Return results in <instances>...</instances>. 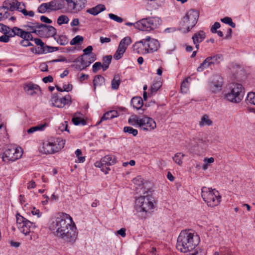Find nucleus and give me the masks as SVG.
<instances>
[{
    "label": "nucleus",
    "mask_w": 255,
    "mask_h": 255,
    "mask_svg": "<svg viewBox=\"0 0 255 255\" xmlns=\"http://www.w3.org/2000/svg\"><path fill=\"white\" fill-rule=\"evenodd\" d=\"M154 202V198L149 195L140 196L136 199L135 204L138 207L139 212L144 213L142 216L144 218L153 212Z\"/></svg>",
    "instance_id": "4"
},
{
    "label": "nucleus",
    "mask_w": 255,
    "mask_h": 255,
    "mask_svg": "<svg viewBox=\"0 0 255 255\" xmlns=\"http://www.w3.org/2000/svg\"><path fill=\"white\" fill-rule=\"evenodd\" d=\"M33 41H34L35 43L37 45H39L40 46L41 51L39 53H44L46 51V50L45 49V47L46 45H45L44 43L42 41V40L40 38H34Z\"/></svg>",
    "instance_id": "42"
},
{
    "label": "nucleus",
    "mask_w": 255,
    "mask_h": 255,
    "mask_svg": "<svg viewBox=\"0 0 255 255\" xmlns=\"http://www.w3.org/2000/svg\"><path fill=\"white\" fill-rule=\"evenodd\" d=\"M145 39L146 40L145 42L148 53H153L159 48L160 44L157 40L152 38L149 36H147Z\"/></svg>",
    "instance_id": "16"
},
{
    "label": "nucleus",
    "mask_w": 255,
    "mask_h": 255,
    "mask_svg": "<svg viewBox=\"0 0 255 255\" xmlns=\"http://www.w3.org/2000/svg\"><path fill=\"white\" fill-rule=\"evenodd\" d=\"M93 48V47L91 45L87 46L85 49L83 50L84 54L83 55H89L91 54L92 53V50Z\"/></svg>",
    "instance_id": "56"
},
{
    "label": "nucleus",
    "mask_w": 255,
    "mask_h": 255,
    "mask_svg": "<svg viewBox=\"0 0 255 255\" xmlns=\"http://www.w3.org/2000/svg\"><path fill=\"white\" fill-rule=\"evenodd\" d=\"M212 121L209 119L207 115H204L201 118V121L199 122L200 127H202L205 126H211L212 125Z\"/></svg>",
    "instance_id": "31"
},
{
    "label": "nucleus",
    "mask_w": 255,
    "mask_h": 255,
    "mask_svg": "<svg viewBox=\"0 0 255 255\" xmlns=\"http://www.w3.org/2000/svg\"><path fill=\"white\" fill-rule=\"evenodd\" d=\"M189 79H190V77H188L184 79L181 84L180 90L182 93H187L189 87Z\"/></svg>",
    "instance_id": "33"
},
{
    "label": "nucleus",
    "mask_w": 255,
    "mask_h": 255,
    "mask_svg": "<svg viewBox=\"0 0 255 255\" xmlns=\"http://www.w3.org/2000/svg\"><path fill=\"white\" fill-rule=\"evenodd\" d=\"M84 55H82L75 59L73 62L75 63L72 65L75 69L82 71L86 69L90 64L91 62L84 59Z\"/></svg>",
    "instance_id": "14"
},
{
    "label": "nucleus",
    "mask_w": 255,
    "mask_h": 255,
    "mask_svg": "<svg viewBox=\"0 0 255 255\" xmlns=\"http://www.w3.org/2000/svg\"><path fill=\"white\" fill-rule=\"evenodd\" d=\"M63 90L66 92H69L72 90L73 86L72 84H65L63 86Z\"/></svg>",
    "instance_id": "60"
},
{
    "label": "nucleus",
    "mask_w": 255,
    "mask_h": 255,
    "mask_svg": "<svg viewBox=\"0 0 255 255\" xmlns=\"http://www.w3.org/2000/svg\"><path fill=\"white\" fill-rule=\"evenodd\" d=\"M184 156H185L184 154L182 153L181 152H178V153H176L174 155V156L172 158H173V161L176 163H177L179 165H181L183 163L182 159Z\"/></svg>",
    "instance_id": "39"
},
{
    "label": "nucleus",
    "mask_w": 255,
    "mask_h": 255,
    "mask_svg": "<svg viewBox=\"0 0 255 255\" xmlns=\"http://www.w3.org/2000/svg\"><path fill=\"white\" fill-rule=\"evenodd\" d=\"M116 158L112 155H107L101 158L100 161H97L95 163V166L99 167L101 170L105 174L108 173L110 170L109 166L114 165L116 163Z\"/></svg>",
    "instance_id": "10"
},
{
    "label": "nucleus",
    "mask_w": 255,
    "mask_h": 255,
    "mask_svg": "<svg viewBox=\"0 0 255 255\" xmlns=\"http://www.w3.org/2000/svg\"><path fill=\"white\" fill-rule=\"evenodd\" d=\"M112 59V55H107L103 58L102 68L104 71L108 69Z\"/></svg>",
    "instance_id": "30"
},
{
    "label": "nucleus",
    "mask_w": 255,
    "mask_h": 255,
    "mask_svg": "<svg viewBox=\"0 0 255 255\" xmlns=\"http://www.w3.org/2000/svg\"><path fill=\"white\" fill-rule=\"evenodd\" d=\"M221 25L220 23L218 22H216L214 24V25L212 26V27L211 28V31L213 33H215L217 32V29L219 28H220Z\"/></svg>",
    "instance_id": "58"
},
{
    "label": "nucleus",
    "mask_w": 255,
    "mask_h": 255,
    "mask_svg": "<svg viewBox=\"0 0 255 255\" xmlns=\"http://www.w3.org/2000/svg\"><path fill=\"white\" fill-rule=\"evenodd\" d=\"M40 26L41 27L40 31H41L42 35L46 33L49 36H55L56 34V29L53 26L47 25L43 23L40 24Z\"/></svg>",
    "instance_id": "21"
},
{
    "label": "nucleus",
    "mask_w": 255,
    "mask_h": 255,
    "mask_svg": "<svg viewBox=\"0 0 255 255\" xmlns=\"http://www.w3.org/2000/svg\"><path fill=\"white\" fill-rule=\"evenodd\" d=\"M65 141L61 138H52L43 143L41 151L45 154H52L64 147Z\"/></svg>",
    "instance_id": "6"
},
{
    "label": "nucleus",
    "mask_w": 255,
    "mask_h": 255,
    "mask_svg": "<svg viewBox=\"0 0 255 255\" xmlns=\"http://www.w3.org/2000/svg\"><path fill=\"white\" fill-rule=\"evenodd\" d=\"M20 227L18 228L25 235H28L32 229L36 227L35 223L31 222L28 220L22 223Z\"/></svg>",
    "instance_id": "19"
},
{
    "label": "nucleus",
    "mask_w": 255,
    "mask_h": 255,
    "mask_svg": "<svg viewBox=\"0 0 255 255\" xmlns=\"http://www.w3.org/2000/svg\"><path fill=\"white\" fill-rule=\"evenodd\" d=\"M71 97L69 94L62 97H59L57 94H54L51 99V102L53 106L62 108L66 105L71 103Z\"/></svg>",
    "instance_id": "12"
},
{
    "label": "nucleus",
    "mask_w": 255,
    "mask_h": 255,
    "mask_svg": "<svg viewBox=\"0 0 255 255\" xmlns=\"http://www.w3.org/2000/svg\"><path fill=\"white\" fill-rule=\"evenodd\" d=\"M54 39L61 45H65L68 44L69 40L68 38L64 35H60L58 36H54Z\"/></svg>",
    "instance_id": "38"
},
{
    "label": "nucleus",
    "mask_w": 255,
    "mask_h": 255,
    "mask_svg": "<svg viewBox=\"0 0 255 255\" xmlns=\"http://www.w3.org/2000/svg\"><path fill=\"white\" fill-rule=\"evenodd\" d=\"M69 18L65 15H62L58 17L57 22L58 25H61L63 24H67L69 22Z\"/></svg>",
    "instance_id": "43"
},
{
    "label": "nucleus",
    "mask_w": 255,
    "mask_h": 255,
    "mask_svg": "<svg viewBox=\"0 0 255 255\" xmlns=\"http://www.w3.org/2000/svg\"><path fill=\"white\" fill-rule=\"evenodd\" d=\"M109 16L111 19L118 22L121 23L123 21V19L122 17H119L118 15H115L113 13H109Z\"/></svg>",
    "instance_id": "53"
},
{
    "label": "nucleus",
    "mask_w": 255,
    "mask_h": 255,
    "mask_svg": "<svg viewBox=\"0 0 255 255\" xmlns=\"http://www.w3.org/2000/svg\"><path fill=\"white\" fill-rule=\"evenodd\" d=\"M143 104V100L140 97H134L131 100V105L137 110L140 109Z\"/></svg>",
    "instance_id": "28"
},
{
    "label": "nucleus",
    "mask_w": 255,
    "mask_h": 255,
    "mask_svg": "<svg viewBox=\"0 0 255 255\" xmlns=\"http://www.w3.org/2000/svg\"><path fill=\"white\" fill-rule=\"evenodd\" d=\"M145 38L136 42L133 45V50L135 53L139 54H146L148 53Z\"/></svg>",
    "instance_id": "17"
},
{
    "label": "nucleus",
    "mask_w": 255,
    "mask_h": 255,
    "mask_svg": "<svg viewBox=\"0 0 255 255\" xmlns=\"http://www.w3.org/2000/svg\"><path fill=\"white\" fill-rule=\"evenodd\" d=\"M23 89L27 94L31 96L37 94L38 91H41L40 87L38 85L32 82L25 84Z\"/></svg>",
    "instance_id": "18"
},
{
    "label": "nucleus",
    "mask_w": 255,
    "mask_h": 255,
    "mask_svg": "<svg viewBox=\"0 0 255 255\" xmlns=\"http://www.w3.org/2000/svg\"><path fill=\"white\" fill-rule=\"evenodd\" d=\"M118 116H119V114L117 111L111 110L108 111L104 114V115L102 116L99 124L105 120L112 119L114 118L118 117Z\"/></svg>",
    "instance_id": "27"
},
{
    "label": "nucleus",
    "mask_w": 255,
    "mask_h": 255,
    "mask_svg": "<svg viewBox=\"0 0 255 255\" xmlns=\"http://www.w3.org/2000/svg\"><path fill=\"white\" fill-rule=\"evenodd\" d=\"M156 127V123L152 118L147 116H143L140 118L139 128L141 129L150 131L155 128Z\"/></svg>",
    "instance_id": "13"
},
{
    "label": "nucleus",
    "mask_w": 255,
    "mask_h": 255,
    "mask_svg": "<svg viewBox=\"0 0 255 255\" xmlns=\"http://www.w3.org/2000/svg\"><path fill=\"white\" fill-rule=\"evenodd\" d=\"M23 40H27L29 41H33L34 38L33 37L32 34L29 32H26L24 31V33L23 34V36L21 37Z\"/></svg>",
    "instance_id": "52"
},
{
    "label": "nucleus",
    "mask_w": 255,
    "mask_h": 255,
    "mask_svg": "<svg viewBox=\"0 0 255 255\" xmlns=\"http://www.w3.org/2000/svg\"><path fill=\"white\" fill-rule=\"evenodd\" d=\"M45 124L40 125L37 126L31 127L27 130V132L28 133H31L37 130H42L43 128L45 127Z\"/></svg>",
    "instance_id": "49"
},
{
    "label": "nucleus",
    "mask_w": 255,
    "mask_h": 255,
    "mask_svg": "<svg viewBox=\"0 0 255 255\" xmlns=\"http://www.w3.org/2000/svg\"><path fill=\"white\" fill-rule=\"evenodd\" d=\"M25 7V5L24 3L18 2L16 5L15 10L21 12L22 14L25 16L33 17L34 15V12L32 10L27 11Z\"/></svg>",
    "instance_id": "25"
},
{
    "label": "nucleus",
    "mask_w": 255,
    "mask_h": 255,
    "mask_svg": "<svg viewBox=\"0 0 255 255\" xmlns=\"http://www.w3.org/2000/svg\"><path fill=\"white\" fill-rule=\"evenodd\" d=\"M22 153L21 148L10 146L3 152L2 156V160L5 162H8L10 161H14L20 158Z\"/></svg>",
    "instance_id": "9"
},
{
    "label": "nucleus",
    "mask_w": 255,
    "mask_h": 255,
    "mask_svg": "<svg viewBox=\"0 0 255 255\" xmlns=\"http://www.w3.org/2000/svg\"><path fill=\"white\" fill-rule=\"evenodd\" d=\"M245 89L241 84L235 83L230 84L228 91L225 94L227 100L233 103H240L244 96Z\"/></svg>",
    "instance_id": "3"
},
{
    "label": "nucleus",
    "mask_w": 255,
    "mask_h": 255,
    "mask_svg": "<svg viewBox=\"0 0 255 255\" xmlns=\"http://www.w3.org/2000/svg\"><path fill=\"white\" fill-rule=\"evenodd\" d=\"M94 91L96 92L97 87H101L105 84V79L101 75H97L95 76L93 80Z\"/></svg>",
    "instance_id": "23"
},
{
    "label": "nucleus",
    "mask_w": 255,
    "mask_h": 255,
    "mask_svg": "<svg viewBox=\"0 0 255 255\" xmlns=\"http://www.w3.org/2000/svg\"><path fill=\"white\" fill-rule=\"evenodd\" d=\"M50 229L54 235L67 243H74L77 237L76 226L72 217L66 213L59 214L50 225Z\"/></svg>",
    "instance_id": "1"
},
{
    "label": "nucleus",
    "mask_w": 255,
    "mask_h": 255,
    "mask_svg": "<svg viewBox=\"0 0 255 255\" xmlns=\"http://www.w3.org/2000/svg\"><path fill=\"white\" fill-rule=\"evenodd\" d=\"M134 25L135 28L146 31L153 30L157 27L156 20L154 17L143 18L136 22Z\"/></svg>",
    "instance_id": "8"
},
{
    "label": "nucleus",
    "mask_w": 255,
    "mask_h": 255,
    "mask_svg": "<svg viewBox=\"0 0 255 255\" xmlns=\"http://www.w3.org/2000/svg\"><path fill=\"white\" fill-rule=\"evenodd\" d=\"M72 121L73 123L75 125H82L83 126L85 125L86 124V122L85 120L79 118V117H74L72 119Z\"/></svg>",
    "instance_id": "46"
},
{
    "label": "nucleus",
    "mask_w": 255,
    "mask_h": 255,
    "mask_svg": "<svg viewBox=\"0 0 255 255\" xmlns=\"http://www.w3.org/2000/svg\"><path fill=\"white\" fill-rule=\"evenodd\" d=\"M20 44L24 47L30 46L33 45L32 43H31L29 40L25 39H22V40H21V41L20 42Z\"/></svg>",
    "instance_id": "59"
},
{
    "label": "nucleus",
    "mask_w": 255,
    "mask_h": 255,
    "mask_svg": "<svg viewBox=\"0 0 255 255\" xmlns=\"http://www.w3.org/2000/svg\"><path fill=\"white\" fill-rule=\"evenodd\" d=\"M206 37L205 33L202 31L200 30L197 33H195L192 36V39L193 43L196 42L201 43L202 42Z\"/></svg>",
    "instance_id": "29"
},
{
    "label": "nucleus",
    "mask_w": 255,
    "mask_h": 255,
    "mask_svg": "<svg viewBox=\"0 0 255 255\" xmlns=\"http://www.w3.org/2000/svg\"><path fill=\"white\" fill-rule=\"evenodd\" d=\"M105 9L106 7L104 4H99L95 7L88 9L87 12L92 15H96Z\"/></svg>",
    "instance_id": "26"
},
{
    "label": "nucleus",
    "mask_w": 255,
    "mask_h": 255,
    "mask_svg": "<svg viewBox=\"0 0 255 255\" xmlns=\"http://www.w3.org/2000/svg\"><path fill=\"white\" fill-rule=\"evenodd\" d=\"M84 40L83 36L80 35H77L73 38L70 41V44L74 45L78 44H80Z\"/></svg>",
    "instance_id": "45"
},
{
    "label": "nucleus",
    "mask_w": 255,
    "mask_h": 255,
    "mask_svg": "<svg viewBox=\"0 0 255 255\" xmlns=\"http://www.w3.org/2000/svg\"><path fill=\"white\" fill-rule=\"evenodd\" d=\"M24 31L25 30H23L20 28L14 26L11 29V34H10V36L12 37L17 35L21 38L23 36V34L24 33Z\"/></svg>",
    "instance_id": "34"
},
{
    "label": "nucleus",
    "mask_w": 255,
    "mask_h": 255,
    "mask_svg": "<svg viewBox=\"0 0 255 255\" xmlns=\"http://www.w3.org/2000/svg\"><path fill=\"white\" fill-rule=\"evenodd\" d=\"M16 224L17 228L21 227L20 226L25 221H27V219L21 216L19 213H17L16 216Z\"/></svg>",
    "instance_id": "48"
},
{
    "label": "nucleus",
    "mask_w": 255,
    "mask_h": 255,
    "mask_svg": "<svg viewBox=\"0 0 255 255\" xmlns=\"http://www.w3.org/2000/svg\"><path fill=\"white\" fill-rule=\"evenodd\" d=\"M101 68H102V64L100 62H97L94 64L93 65V72L94 73H96L98 70H99Z\"/></svg>",
    "instance_id": "54"
},
{
    "label": "nucleus",
    "mask_w": 255,
    "mask_h": 255,
    "mask_svg": "<svg viewBox=\"0 0 255 255\" xmlns=\"http://www.w3.org/2000/svg\"><path fill=\"white\" fill-rule=\"evenodd\" d=\"M200 238L186 231H182L177 241L176 248L182 253L192 251L199 244Z\"/></svg>",
    "instance_id": "2"
},
{
    "label": "nucleus",
    "mask_w": 255,
    "mask_h": 255,
    "mask_svg": "<svg viewBox=\"0 0 255 255\" xmlns=\"http://www.w3.org/2000/svg\"><path fill=\"white\" fill-rule=\"evenodd\" d=\"M124 131L126 133L132 134L134 136L138 134V130L130 127H125L124 128Z\"/></svg>",
    "instance_id": "44"
},
{
    "label": "nucleus",
    "mask_w": 255,
    "mask_h": 255,
    "mask_svg": "<svg viewBox=\"0 0 255 255\" xmlns=\"http://www.w3.org/2000/svg\"><path fill=\"white\" fill-rule=\"evenodd\" d=\"M131 42V39L130 37L127 36L121 40L119 45L124 47L127 49L128 46L130 44Z\"/></svg>",
    "instance_id": "41"
},
{
    "label": "nucleus",
    "mask_w": 255,
    "mask_h": 255,
    "mask_svg": "<svg viewBox=\"0 0 255 255\" xmlns=\"http://www.w3.org/2000/svg\"><path fill=\"white\" fill-rule=\"evenodd\" d=\"M45 47L46 51L44 53L52 52L54 51H58L59 50V48L57 47H52L46 45Z\"/></svg>",
    "instance_id": "55"
},
{
    "label": "nucleus",
    "mask_w": 255,
    "mask_h": 255,
    "mask_svg": "<svg viewBox=\"0 0 255 255\" xmlns=\"http://www.w3.org/2000/svg\"><path fill=\"white\" fill-rule=\"evenodd\" d=\"M223 60V56L222 54H217L209 56L200 64L197 70L198 72H202L212 65L219 64Z\"/></svg>",
    "instance_id": "11"
},
{
    "label": "nucleus",
    "mask_w": 255,
    "mask_h": 255,
    "mask_svg": "<svg viewBox=\"0 0 255 255\" xmlns=\"http://www.w3.org/2000/svg\"><path fill=\"white\" fill-rule=\"evenodd\" d=\"M140 118L136 115L132 116L131 117L128 119V122L131 126H138L139 127Z\"/></svg>",
    "instance_id": "40"
},
{
    "label": "nucleus",
    "mask_w": 255,
    "mask_h": 255,
    "mask_svg": "<svg viewBox=\"0 0 255 255\" xmlns=\"http://www.w3.org/2000/svg\"><path fill=\"white\" fill-rule=\"evenodd\" d=\"M40 20L42 22L46 23H52V20L51 19H49L48 17H47L46 16H44V15L41 16Z\"/></svg>",
    "instance_id": "62"
},
{
    "label": "nucleus",
    "mask_w": 255,
    "mask_h": 255,
    "mask_svg": "<svg viewBox=\"0 0 255 255\" xmlns=\"http://www.w3.org/2000/svg\"><path fill=\"white\" fill-rule=\"evenodd\" d=\"M199 15L198 11L194 9L189 10L180 22L181 28L186 29V32H188L197 23Z\"/></svg>",
    "instance_id": "7"
},
{
    "label": "nucleus",
    "mask_w": 255,
    "mask_h": 255,
    "mask_svg": "<svg viewBox=\"0 0 255 255\" xmlns=\"http://www.w3.org/2000/svg\"><path fill=\"white\" fill-rule=\"evenodd\" d=\"M201 196L207 205L211 207L218 206L221 202V196L215 189L203 187L201 190Z\"/></svg>",
    "instance_id": "5"
},
{
    "label": "nucleus",
    "mask_w": 255,
    "mask_h": 255,
    "mask_svg": "<svg viewBox=\"0 0 255 255\" xmlns=\"http://www.w3.org/2000/svg\"><path fill=\"white\" fill-rule=\"evenodd\" d=\"M42 81L45 83H47L48 82H52L53 81V78L52 76L49 75L47 77L43 78Z\"/></svg>",
    "instance_id": "61"
},
{
    "label": "nucleus",
    "mask_w": 255,
    "mask_h": 255,
    "mask_svg": "<svg viewBox=\"0 0 255 255\" xmlns=\"http://www.w3.org/2000/svg\"><path fill=\"white\" fill-rule=\"evenodd\" d=\"M17 3L18 1L17 0H6L3 2L2 6L7 11L12 12L15 10Z\"/></svg>",
    "instance_id": "24"
},
{
    "label": "nucleus",
    "mask_w": 255,
    "mask_h": 255,
    "mask_svg": "<svg viewBox=\"0 0 255 255\" xmlns=\"http://www.w3.org/2000/svg\"><path fill=\"white\" fill-rule=\"evenodd\" d=\"M3 27H4V30L3 32L4 33V34L9 35L10 34H11L12 28H10L8 26H3Z\"/></svg>",
    "instance_id": "64"
},
{
    "label": "nucleus",
    "mask_w": 255,
    "mask_h": 255,
    "mask_svg": "<svg viewBox=\"0 0 255 255\" xmlns=\"http://www.w3.org/2000/svg\"><path fill=\"white\" fill-rule=\"evenodd\" d=\"M121 83V78L119 74L115 75L112 81V88L113 89L117 90L119 88Z\"/></svg>",
    "instance_id": "37"
},
{
    "label": "nucleus",
    "mask_w": 255,
    "mask_h": 255,
    "mask_svg": "<svg viewBox=\"0 0 255 255\" xmlns=\"http://www.w3.org/2000/svg\"><path fill=\"white\" fill-rule=\"evenodd\" d=\"M126 50V49L125 47L119 45L118 49L114 55V59L116 60L120 59L123 57Z\"/></svg>",
    "instance_id": "36"
},
{
    "label": "nucleus",
    "mask_w": 255,
    "mask_h": 255,
    "mask_svg": "<svg viewBox=\"0 0 255 255\" xmlns=\"http://www.w3.org/2000/svg\"><path fill=\"white\" fill-rule=\"evenodd\" d=\"M40 23L34 22L32 26L23 25V27L26 29V32H29L31 33H34L38 35H42L41 31H40Z\"/></svg>",
    "instance_id": "22"
},
{
    "label": "nucleus",
    "mask_w": 255,
    "mask_h": 255,
    "mask_svg": "<svg viewBox=\"0 0 255 255\" xmlns=\"http://www.w3.org/2000/svg\"><path fill=\"white\" fill-rule=\"evenodd\" d=\"M50 11H56L62 9L64 5L65 2L63 0H53L48 2Z\"/></svg>",
    "instance_id": "20"
},
{
    "label": "nucleus",
    "mask_w": 255,
    "mask_h": 255,
    "mask_svg": "<svg viewBox=\"0 0 255 255\" xmlns=\"http://www.w3.org/2000/svg\"><path fill=\"white\" fill-rule=\"evenodd\" d=\"M12 37L9 35H5L4 34L1 36H0V41L2 42H8L9 41V38Z\"/></svg>",
    "instance_id": "57"
},
{
    "label": "nucleus",
    "mask_w": 255,
    "mask_h": 255,
    "mask_svg": "<svg viewBox=\"0 0 255 255\" xmlns=\"http://www.w3.org/2000/svg\"><path fill=\"white\" fill-rule=\"evenodd\" d=\"M126 229L123 228L117 231V234L121 235L122 237H125L126 236Z\"/></svg>",
    "instance_id": "63"
},
{
    "label": "nucleus",
    "mask_w": 255,
    "mask_h": 255,
    "mask_svg": "<svg viewBox=\"0 0 255 255\" xmlns=\"http://www.w3.org/2000/svg\"><path fill=\"white\" fill-rule=\"evenodd\" d=\"M47 10H49L48 2L41 4L38 8V11L40 13H44Z\"/></svg>",
    "instance_id": "50"
},
{
    "label": "nucleus",
    "mask_w": 255,
    "mask_h": 255,
    "mask_svg": "<svg viewBox=\"0 0 255 255\" xmlns=\"http://www.w3.org/2000/svg\"><path fill=\"white\" fill-rule=\"evenodd\" d=\"M162 86V82L160 80V79L159 80H155L153 82V84H152L151 88H150V91L151 93H155L157 92L161 87Z\"/></svg>",
    "instance_id": "35"
},
{
    "label": "nucleus",
    "mask_w": 255,
    "mask_h": 255,
    "mask_svg": "<svg viewBox=\"0 0 255 255\" xmlns=\"http://www.w3.org/2000/svg\"><path fill=\"white\" fill-rule=\"evenodd\" d=\"M247 103L255 105V93L250 92L248 94L246 99Z\"/></svg>",
    "instance_id": "47"
},
{
    "label": "nucleus",
    "mask_w": 255,
    "mask_h": 255,
    "mask_svg": "<svg viewBox=\"0 0 255 255\" xmlns=\"http://www.w3.org/2000/svg\"><path fill=\"white\" fill-rule=\"evenodd\" d=\"M223 79L218 75L214 76L213 80L209 84V89L213 93H216L221 90L223 85Z\"/></svg>",
    "instance_id": "15"
},
{
    "label": "nucleus",
    "mask_w": 255,
    "mask_h": 255,
    "mask_svg": "<svg viewBox=\"0 0 255 255\" xmlns=\"http://www.w3.org/2000/svg\"><path fill=\"white\" fill-rule=\"evenodd\" d=\"M75 154L76 157L78 158L79 162H83L85 160V156H82V151L80 149H77L75 151Z\"/></svg>",
    "instance_id": "51"
},
{
    "label": "nucleus",
    "mask_w": 255,
    "mask_h": 255,
    "mask_svg": "<svg viewBox=\"0 0 255 255\" xmlns=\"http://www.w3.org/2000/svg\"><path fill=\"white\" fill-rule=\"evenodd\" d=\"M11 14L10 12L7 11L3 6L0 7V21H2L9 17Z\"/></svg>",
    "instance_id": "32"
}]
</instances>
